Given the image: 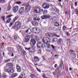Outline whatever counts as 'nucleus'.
Segmentation results:
<instances>
[{"mask_svg":"<svg viewBox=\"0 0 78 78\" xmlns=\"http://www.w3.org/2000/svg\"><path fill=\"white\" fill-rule=\"evenodd\" d=\"M42 41L44 44H49L50 42V39L47 37H44L43 38Z\"/></svg>","mask_w":78,"mask_h":78,"instance_id":"f257e3e1","label":"nucleus"},{"mask_svg":"<svg viewBox=\"0 0 78 78\" xmlns=\"http://www.w3.org/2000/svg\"><path fill=\"white\" fill-rule=\"evenodd\" d=\"M21 27V23L20 22H17L15 23L14 26V28H17L18 29H20Z\"/></svg>","mask_w":78,"mask_h":78,"instance_id":"f03ea898","label":"nucleus"},{"mask_svg":"<svg viewBox=\"0 0 78 78\" xmlns=\"http://www.w3.org/2000/svg\"><path fill=\"white\" fill-rule=\"evenodd\" d=\"M25 8V12H26L25 13H26V12H29L30 11L31 6L30 5L28 4L26 5Z\"/></svg>","mask_w":78,"mask_h":78,"instance_id":"7ed1b4c3","label":"nucleus"},{"mask_svg":"<svg viewBox=\"0 0 78 78\" xmlns=\"http://www.w3.org/2000/svg\"><path fill=\"white\" fill-rule=\"evenodd\" d=\"M18 10H19V6L16 5L13 7V11L14 13L17 12Z\"/></svg>","mask_w":78,"mask_h":78,"instance_id":"20e7f679","label":"nucleus"},{"mask_svg":"<svg viewBox=\"0 0 78 78\" xmlns=\"http://www.w3.org/2000/svg\"><path fill=\"white\" fill-rule=\"evenodd\" d=\"M36 40L34 39H32L31 40L30 44L32 46L33 45H34L36 44Z\"/></svg>","mask_w":78,"mask_h":78,"instance_id":"39448f33","label":"nucleus"},{"mask_svg":"<svg viewBox=\"0 0 78 78\" xmlns=\"http://www.w3.org/2000/svg\"><path fill=\"white\" fill-rule=\"evenodd\" d=\"M25 9L24 7H21L19 10V12L20 14H22L23 12H25Z\"/></svg>","mask_w":78,"mask_h":78,"instance_id":"423d86ee","label":"nucleus"},{"mask_svg":"<svg viewBox=\"0 0 78 78\" xmlns=\"http://www.w3.org/2000/svg\"><path fill=\"white\" fill-rule=\"evenodd\" d=\"M37 46L38 48H41V47H42L43 48H44V47H42V43L41 42L38 43L37 44Z\"/></svg>","mask_w":78,"mask_h":78,"instance_id":"0eeeda50","label":"nucleus"},{"mask_svg":"<svg viewBox=\"0 0 78 78\" xmlns=\"http://www.w3.org/2000/svg\"><path fill=\"white\" fill-rule=\"evenodd\" d=\"M31 23L33 26H37V25H38V23L34 21H31Z\"/></svg>","mask_w":78,"mask_h":78,"instance_id":"6e6552de","label":"nucleus"},{"mask_svg":"<svg viewBox=\"0 0 78 78\" xmlns=\"http://www.w3.org/2000/svg\"><path fill=\"white\" fill-rule=\"evenodd\" d=\"M30 36H28L26 37L25 39V42L26 43H28V42H29V41H30Z\"/></svg>","mask_w":78,"mask_h":78,"instance_id":"1a4fd4ad","label":"nucleus"},{"mask_svg":"<svg viewBox=\"0 0 78 78\" xmlns=\"http://www.w3.org/2000/svg\"><path fill=\"white\" fill-rule=\"evenodd\" d=\"M34 61L35 62H37L39 61V58L35 56H34Z\"/></svg>","mask_w":78,"mask_h":78,"instance_id":"9d476101","label":"nucleus"},{"mask_svg":"<svg viewBox=\"0 0 78 78\" xmlns=\"http://www.w3.org/2000/svg\"><path fill=\"white\" fill-rule=\"evenodd\" d=\"M34 11L37 13H39L41 12V9L39 8H37L34 9Z\"/></svg>","mask_w":78,"mask_h":78,"instance_id":"9b49d317","label":"nucleus"},{"mask_svg":"<svg viewBox=\"0 0 78 78\" xmlns=\"http://www.w3.org/2000/svg\"><path fill=\"white\" fill-rule=\"evenodd\" d=\"M24 33H27V34L28 33V34H31V30L30 29H27L25 31Z\"/></svg>","mask_w":78,"mask_h":78,"instance_id":"f8f14e48","label":"nucleus"},{"mask_svg":"<svg viewBox=\"0 0 78 78\" xmlns=\"http://www.w3.org/2000/svg\"><path fill=\"white\" fill-rule=\"evenodd\" d=\"M32 30L33 32H34V33H36V32L37 31V28H36V27H35L32 28Z\"/></svg>","mask_w":78,"mask_h":78,"instance_id":"ddd939ff","label":"nucleus"},{"mask_svg":"<svg viewBox=\"0 0 78 78\" xmlns=\"http://www.w3.org/2000/svg\"><path fill=\"white\" fill-rule=\"evenodd\" d=\"M17 71L18 72H21V68L19 66H16Z\"/></svg>","mask_w":78,"mask_h":78,"instance_id":"4468645a","label":"nucleus"},{"mask_svg":"<svg viewBox=\"0 0 78 78\" xmlns=\"http://www.w3.org/2000/svg\"><path fill=\"white\" fill-rule=\"evenodd\" d=\"M63 61H61V63L60 64V65L59 66V67H61V69H62V67H63Z\"/></svg>","mask_w":78,"mask_h":78,"instance_id":"2eb2a0df","label":"nucleus"},{"mask_svg":"<svg viewBox=\"0 0 78 78\" xmlns=\"http://www.w3.org/2000/svg\"><path fill=\"white\" fill-rule=\"evenodd\" d=\"M34 20H37L38 22H39L40 20V18L37 17H35L33 18Z\"/></svg>","mask_w":78,"mask_h":78,"instance_id":"dca6fc26","label":"nucleus"},{"mask_svg":"<svg viewBox=\"0 0 78 78\" xmlns=\"http://www.w3.org/2000/svg\"><path fill=\"white\" fill-rule=\"evenodd\" d=\"M19 18V17L18 16L15 17L14 19L13 20V23H14V22H15V21H16V20H17Z\"/></svg>","mask_w":78,"mask_h":78,"instance_id":"f3484780","label":"nucleus"},{"mask_svg":"<svg viewBox=\"0 0 78 78\" xmlns=\"http://www.w3.org/2000/svg\"><path fill=\"white\" fill-rule=\"evenodd\" d=\"M70 52H71V55H74L75 56H76V53H75L74 51L70 50Z\"/></svg>","mask_w":78,"mask_h":78,"instance_id":"a211bd4d","label":"nucleus"},{"mask_svg":"<svg viewBox=\"0 0 78 78\" xmlns=\"http://www.w3.org/2000/svg\"><path fill=\"white\" fill-rule=\"evenodd\" d=\"M35 39H36V41H37V42H39L40 40V39L39 38V37H37V36L36 35L35 36Z\"/></svg>","mask_w":78,"mask_h":78,"instance_id":"6ab92c4d","label":"nucleus"},{"mask_svg":"<svg viewBox=\"0 0 78 78\" xmlns=\"http://www.w3.org/2000/svg\"><path fill=\"white\" fill-rule=\"evenodd\" d=\"M11 8V6L10 5V4L7 7V11H10Z\"/></svg>","mask_w":78,"mask_h":78,"instance_id":"aec40b11","label":"nucleus"},{"mask_svg":"<svg viewBox=\"0 0 78 78\" xmlns=\"http://www.w3.org/2000/svg\"><path fill=\"white\" fill-rule=\"evenodd\" d=\"M18 50H19V51H22V48L21 47V46H20V45H19L18 46Z\"/></svg>","mask_w":78,"mask_h":78,"instance_id":"412c9836","label":"nucleus"},{"mask_svg":"<svg viewBox=\"0 0 78 78\" xmlns=\"http://www.w3.org/2000/svg\"><path fill=\"white\" fill-rule=\"evenodd\" d=\"M7 77V76L6 75L5 73H3L2 76V78H6Z\"/></svg>","mask_w":78,"mask_h":78,"instance_id":"4be33fe9","label":"nucleus"},{"mask_svg":"<svg viewBox=\"0 0 78 78\" xmlns=\"http://www.w3.org/2000/svg\"><path fill=\"white\" fill-rule=\"evenodd\" d=\"M14 69L12 68L11 69H10V73H14Z\"/></svg>","mask_w":78,"mask_h":78,"instance_id":"5701e85b","label":"nucleus"},{"mask_svg":"<svg viewBox=\"0 0 78 78\" xmlns=\"http://www.w3.org/2000/svg\"><path fill=\"white\" fill-rule=\"evenodd\" d=\"M47 12H48V11H47V10H44L43 14H44V15H46L47 14Z\"/></svg>","mask_w":78,"mask_h":78,"instance_id":"b1692460","label":"nucleus"},{"mask_svg":"<svg viewBox=\"0 0 78 78\" xmlns=\"http://www.w3.org/2000/svg\"><path fill=\"white\" fill-rule=\"evenodd\" d=\"M54 25L55 26V27H59V24L58 23L56 22L54 24Z\"/></svg>","mask_w":78,"mask_h":78,"instance_id":"393cba45","label":"nucleus"},{"mask_svg":"<svg viewBox=\"0 0 78 78\" xmlns=\"http://www.w3.org/2000/svg\"><path fill=\"white\" fill-rule=\"evenodd\" d=\"M57 41H58V38H54V39L52 40L53 42H57Z\"/></svg>","mask_w":78,"mask_h":78,"instance_id":"a878e982","label":"nucleus"},{"mask_svg":"<svg viewBox=\"0 0 78 78\" xmlns=\"http://www.w3.org/2000/svg\"><path fill=\"white\" fill-rule=\"evenodd\" d=\"M50 7V5L48 4H47L46 7H44V9H48V8H49Z\"/></svg>","mask_w":78,"mask_h":78,"instance_id":"bb28decb","label":"nucleus"},{"mask_svg":"<svg viewBox=\"0 0 78 78\" xmlns=\"http://www.w3.org/2000/svg\"><path fill=\"white\" fill-rule=\"evenodd\" d=\"M7 66L8 67H9V66H11V67H12V64L11 63H9L7 64Z\"/></svg>","mask_w":78,"mask_h":78,"instance_id":"cd10ccee","label":"nucleus"},{"mask_svg":"<svg viewBox=\"0 0 78 78\" xmlns=\"http://www.w3.org/2000/svg\"><path fill=\"white\" fill-rule=\"evenodd\" d=\"M46 45H47V48H50V44L46 43Z\"/></svg>","mask_w":78,"mask_h":78,"instance_id":"c85d7f7f","label":"nucleus"},{"mask_svg":"<svg viewBox=\"0 0 78 78\" xmlns=\"http://www.w3.org/2000/svg\"><path fill=\"white\" fill-rule=\"evenodd\" d=\"M5 72H8V73H10V69H5Z\"/></svg>","mask_w":78,"mask_h":78,"instance_id":"c756f323","label":"nucleus"},{"mask_svg":"<svg viewBox=\"0 0 78 78\" xmlns=\"http://www.w3.org/2000/svg\"><path fill=\"white\" fill-rule=\"evenodd\" d=\"M45 35L47 37H51V36H50V35L48 34V33H47L45 34Z\"/></svg>","mask_w":78,"mask_h":78,"instance_id":"7c9ffc66","label":"nucleus"},{"mask_svg":"<svg viewBox=\"0 0 78 78\" xmlns=\"http://www.w3.org/2000/svg\"><path fill=\"white\" fill-rule=\"evenodd\" d=\"M29 51L30 52H31L32 53L34 52V51H35V48H33L32 49V51Z\"/></svg>","mask_w":78,"mask_h":78,"instance_id":"2f4dec72","label":"nucleus"},{"mask_svg":"<svg viewBox=\"0 0 78 78\" xmlns=\"http://www.w3.org/2000/svg\"><path fill=\"white\" fill-rule=\"evenodd\" d=\"M11 18H9L7 21L6 23H8L9 22H11Z\"/></svg>","mask_w":78,"mask_h":78,"instance_id":"473e14b6","label":"nucleus"},{"mask_svg":"<svg viewBox=\"0 0 78 78\" xmlns=\"http://www.w3.org/2000/svg\"><path fill=\"white\" fill-rule=\"evenodd\" d=\"M47 5V3H44L43 4V5H42V6L43 8H44V9H45V7L46 6V5Z\"/></svg>","mask_w":78,"mask_h":78,"instance_id":"72a5a7b5","label":"nucleus"},{"mask_svg":"<svg viewBox=\"0 0 78 78\" xmlns=\"http://www.w3.org/2000/svg\"><path fill=\"white\" fill-rule=\"evenodd\" d=\"M17 76V74H13L12 75V78H14V77H16V76Z\"/></svg>","mask_w":78,"mask_h":78,"instance_id":"f704fd0d","label":"nucleus"},{"mask_svg":"<svg viewBox=\"0 0 78 78\" xmlns=\"http://www.w3.org/2000/svg\"><path fill=\"white\" fill-rule=\"evenodd\" d=\"M61 39H59L58 41L57 42V43L58 44H61Z\"/></svg>","mask_w":78,"mask_h":78,"instance_id":"c9c22d12","label":"nucleus"},{"mask_svg":"<svg viewBox=\"0 0 78 78\" xmlns=\"http://www.w3.org/2000/svg\"><path fill=\"white\" fill-rule=\"evenodd\" d=\"M53 36H54V37L55 36L57 37H60V36L59 35L57 36L55 34H53Z\"/></svg>","mask_w":78,"mask_h":78,"instance_id":"e433bc0d","label":"nucleus"},{"mask_svg":"<svg viewBox=\"0 0 78 78\" xmlns=\"http://www.w3.org/2000/svg\"><path fill=\"white\" fill-rule=\"evenodd\" d=\"M41 19H46L45 18V16H41Z\"/></svg>","mask_w":78,"mask_h":78,"instance_id":"4c0bfd02","label":"nucleus"},{"mask_svg":"<svg viewBox=\"0 0 78 78\" xmlns=\"http://www.w3.org/2000/svg\"><path fill=\"white\" fill-rule=\"evenodd\" d=\"M1 19H2V20H3L4 22H5V16H3L1 18Z\"/></svg>","mask_w":78,"mask_h":78,"instance_id":"58836bf2","label":"nucleus"},{"mask_svg":"<svg viewBox=\"0 0 78 78\" xmlns=\"http://www.w3.org/2000/svg\"><path fill=\"white\" fill-rule=\"evenodd\" d=\"M30 77L32 78H35V76L34 74H32L30 75Z\"/></svg>","mask_w":78,"mask_h":78,"instance_id":"ea45409f","label":"nucleus"},{"mask_svg":"<svg viewBox=\"0 0 78 78\" xmlns=\"http://www.w3.org/2000/svg\"><path fill=\"white\" fill-rule=\"evenodd\" d=\"M23 55H26L27 54V52L25 51H23Z\"/></svg>","mask_w":78,"mask_h":78,"instance_id":"a19ab883","label":"nucleus"},{"mask_svg":"<svg viewBox=\"0 0 78 78\" xmlns=\"http://www.w3.org/2000/svg\"><path fill=\"white\" fill-rule=\"evenodd\" d=\"M45 18L46 19H47V18H50V16L48 15H45Z\"/></svg>","mask_w":78,"mask_h":78,"instance_id":"79ce46f5","label":"nucleus"},{"mask_svg":"<svg viewBox=\"0 0 78 78\" xmlns=\"http://www.w3.org/2000/svg\"><path fill=\"white\" fill-rule=\"evenodd\" d=\"M65 34L67 35V36H70V34L67 32H66Z\"/></svg>","mask_w":78,"mask_h":78,"instance_id":"37998d69","label":"nucleus"},{"mask_svg":"<svg viewBox=\"0 0 78 78\" xmlns=\"http://www.w3.org/2000/svg\"><path fill=\"white\" fill-rule=\"evenodd\" d=\"M0 3H5V0H0Z\"/></svg>","mask_w":78,"mask_h":78,"instance_id":"c03bdc74","label":"nucleus"},{"mask_svg":"<svg viewBox=\"0 0 78 78\" xmlns=\"http://www.w3.org/2000/svg\"><path fill=\"white\" fill-rule=\"evenodd\" d=\"M5 62H9L10 61V59L6 60L4 61Z\"/></svg>","mask_w":78,"mask_h":78,"instance_id":"a18cd8bd","label":"nucleus"},{"mask_svg":"<svg viewBox=\"0 0 78 78\" xmlns=\"http://www.w3.org/2000/svg\"><path fill=\"white\" fill-rule=\"evenodd\" d=\"M12 16H13V15H8L7 16V18H10V17H12Z\"/></svg>","mask_w":78,"mask_h":78,"instance_id":"49530a36","label":"nucleus"},{"mask_svg":"<svg viewBox=\"0 0 78 78\" xmlns=\"http://www.w3.org/2000/svg\"><path fill=\"white\" fill-rule=\"evenodd\" d=\"M37 52H38V53H40V54L41 53V49H40L38 50Z\"/></svg>","mask_w":78,"mask_h":78,"instance_id":"de8ad7c7","label":"nucleus"},{"mask_svg":"<svg viewBox=\"0 0 78 78\" xmlns=\"http://www.w3.org/2000/svg\"><path fill=\"white\" fill-rule=\"evenodd\" d=\"M16 4H18V5H20V4H21V2H18L16 3Z\"/></svg>","mask_w":78,"mask_h":78,"instance_id":"09e8293b","label":"nucleus"},{"mask_svg":"<svg viewBox=\"0 0 78 78\" xmlns=\"http://www.w3.org/2000/svg\"><path fill=\"white\" fill-rule=\"evenodd\" d=\"M55 71H56V73H57V72L58 73L59 72V69H58V68H57L55 70Z\"/></svg>","mask_w":78,"mask_h":78,"instance_id":"8fccbe9b","label":"nucleus"},{"mask_svg":"<svg viewBox=\"0 0 78 78\" xmlns=\"http://www.w3.org/2000/svg\"><path fill=\"white\" fill-rule=\"evenodd\" d=\"M14 38L15 40H17V36L16 35H15L14 37Z\"/></svg>","mask_w":78,"mask_h":78,"instance_id":"3c124183","label":"nucleus"},{"mask_svg":"<svg viewBox=\"0 0 78 78\" xmlns=\"http://www.w3.org/2000/svg\"><path fill=\"white\" fill-rule=\"evenodd\" d=\"M51 47L54 50H55V46H53V45H51Z\"/></svg>","mask_w":78,"mask_h":78,"instance_id":"603ef678","label":"nucleus"},{"mask_svg":"<svg viewBox=\"0 0 78 78\" xmlns=\"http://www.w3.org/2000/svg\"><path fill=\"white\" fill-rule=\"evenodd\" d=\"M66 27L65 26H63V30H66Z\"/></svg>","mask_w":78,"mask_h":78,"instance_id":"864d4df0","label":"nucleus"},{"mask_svg":"<svg viewBox=\"0 0 78 78\" xmlns=\"http://www.w3.org/2000/svg\"><path fill=\"white\" fill-rule=\"evenodd\" d=\"M0 45L1 46V48H3V44H0Z\"/></svg>","mask_w":78,"mask_h":78,"instance_id":"5fc2aeb1","label":"nucleus"},{"mask_svg":"<svg viewBox=\"0 0 78 78\" xmlns=\"http://www.w3.org/2000/svg\"><path fill=\"white\" fill-rule=\"evenodd\" d=\"M37 70L38 71V72H41V70L40 69H39L38 68H37Z\"/></svg>","mask_w":78,"mask_h":78,"instance_id":"6e6d98bb","label":"nucleus"},{"mask_svg":"<svg viewBox=\"0 0 78 78\" xmlns=\"http://www.w3.org/2000/svg\"><path fill=\"white\" fill-rule=\"evenodd\" d=\"M12 25H13V23H11L10 24L9 26V27H11V26H12Z\"/></svg>","mask_w":78,"mask_h":78,"instance_id":"4d7b16f0","label":"nucleus"},{"mask_svg":"<svg viewBox=\"0 0 78 78\" xmlns=\"http://www.w3.org/2000/svg\"><path fill=\"white\" fill-rule=\"evenodd\" d=\"M75 6H77V5H78L77 4V2H75Z\"/></svg>","mask_w":78,"mask_h":78,"instance_id":"13d9d810","label":"nucleus"},{"mask_svg":"<svg viewBox=\"0 0 78 78\" xmlns=\"http://www.w3.org/2000/svg\"><path fill=\"white\" fill-rule=\"evenodd\" d=\"M54 67L55 68H56V67H57V64H55L54 66Z\"/></svg>","mask_w":78,"mask_h":78,"instance_id":"bf43d9fd","label":"nucleus"},{"mask_svg":"<svg viewBox=\"0 0 78 78\" xmlns=\"http://www.w3.org/2000/svg\"><path fill=\"white\" fill-rule=\"evenodd\" d=\"M46 1L47 2H50V0H46Z\"/></svg>","mask_w":78,"mask_h":78,"instance_id":"052dcab7","label":"nucleus"},{"mask_svg":"<svg viewBox=\"0 0 78 78\" xmlns=\"http://www.w3.org/2000/svg\"><path fill=\"white\" fill-rule=\"evenodd\" d=\"M47 51L48 52H50L51 51V50L48 49Z\"/></svg>","mask_w":78,"mask_h":78,"instance_id":"680f3d73","label":"nucleus"},{"mask_svg":"<svg viewBox=\"0 0 78 78\" xmlns=\"http://www.w3.org/2000/svg\"><path fill=\"white\" fill-rule=\"evenodd\" d=\"M43 77H44V78H45V77H46V76H45V74H43Z\"/></svg>","mask_w":78,"mask_h":78,"instance_id":"e2e57ef3","label":"nucleus"},{"mask_svg":"<svg viewBox=\"0 0 78 78\" xmlns=\"http://www.w3.org/2000/svg\"><path fill=\"white\" fill-rule=\"evenodd\" d=\"M74 11L75 12H76L78 11H77V9H75L74 10Z\"/></svg>","mask_w":78,"mask_h":78,"instance_id":"0e129e2a","label":"nucleus"},{"mask_svg":"<svg viewBox=\"0 0 78 78\" xmlns=\"http://www.w3.org/2000/svg\"><path fill=\"white\" fill-rule=\"evenodd\" d=\"M27 50L29 51V50H30V48H27Z\"/></svg>","mask_w":78,"mask_h":78,"instance_id":"69168bd1","label":"nucleus"},{"mask_svg":"<svg viewBox=\"0 0 78 78\" xmlns=\"http://www.w3.org/2000/svg\"><path fill=\"white\" fill-rule=\"evenodd\" d=\"M0 78H2V75H1V73H0Z\"/></svg>","mask_w":78,"mask_h":78,"instance_id":"338daca9","label":"nucleus"},{"mask_svg":"<svg viewBox=\"0 0 78 78\" xmlns=\"http://www.w3.org/2000/svg\"><path fill=\"white\" fill-rule=\"evenodd\" d=\"M76 14H77V15H78V11H77L76 13Z\"/></svg>","mask_w":78,"mask_h":78,"instance_id":"774afa93","label":"nucleus"}]
</instances>
